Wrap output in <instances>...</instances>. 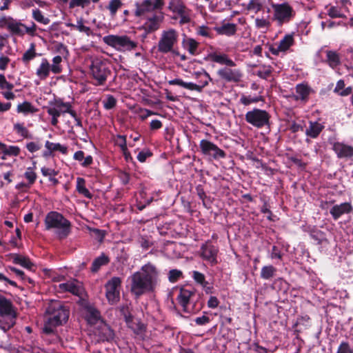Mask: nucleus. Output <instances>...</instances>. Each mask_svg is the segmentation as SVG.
Returning a JSON list of instances; mask_svg holds the SVG:
<instances>
[{"label":"nucleus","mask_w":353,"mask_h":353,"mask_svg":"<svg viewBox=\"0 0 353 353\" xmlns=\"http://www.w3.org/2000/svg\"><path fill=\"white\" fill-rule=\"evenodd\" d=\"M269 119V114L263 110L256 108L245 114L246 121L256 128H261L267 125Z\"/></svg>","instance_id":"9d476101"},{"label":"nucleus","mask_w":353,"mask_h":353,"mask_svg":"<svg viewBox=\"0 0 353 353\" xmlns=\"http://www.w3.org/2000/svg\"><path fill=\"white\" fill-rule=\"evenodd\" d=\"M14 130L20 136L28 138L29 137V131L21 123H15L14 125Z\"/></svg>","instance_id":"603ef678"},{"label":"nucleus","mask_w":353,"mask_h":353,"mask_svg":"<svg viewBox=\"0 0 353 353\" xmlns=\"http://www.w3.org/2000/svg\"><path fill=\"white\" fill-rule=\"evenodd\" d=\"M90 6V0H70L69 1V8L73 9L79 7L85 9Z\"/></svg>","instance_id":"a18cd8bd"},{"label":"nucleus","mask_w":353,"mask_h":353,"mask_svg":"<svg viewBox=\"0 0 353 353\" xmlns=\"http://www.w3.org/2000/svg\"><path fill=\"white\" fill-rule=\"evenodd\" d=\"M217 253L218 249L208 242L203 244L201 248V257L211 265H214L217 263Z\"/></svg>","instance_id":"dca6fc26"},{"label":"nucleus","mask_w":353,"mask_h":353,"mask_svg":"<svg viewBox=\"0 0 353 353\" xmlns=\"http://www.w3.org/2000/svg\"><path fill=\"white\" fill-rule=\"evenodd\" d=\"M17 111L19 113H23L27 114L29 113H34L37 111V109L34 108L30 103L24 101L22 103H19L17 105Z\"/></svg>","instance_id":"4c0bfd02"},{"label":"nucleus","mask_w":353,"mask_h":353,"mask_svg":"<svg viewBox=\"0 0 353 353\" xmlns=\"http://www.w3.org/2000/svg\"><path fill=\"white\" fill-rule=\"evenodd\" d=\"M163 19V16L162 14H155L148 18L144 24L145 29L150 32L157 30Z\"/></svg>","instance_id":"c85d7f7f"},{"label":"nucleus","mask_w":353,"mask_h":353,"mask_svg":"<svg viewBox=\"0 0 353 353\" xmlns=\"http://www.w3.org/2000/svg\"><path fill=\"white\" fill-rule=\"evenodd\" d=\"M0 27L7 28L12 33L18 35H23V31L25 30V25L6 17L0 19Z\"/></svg>","instance_id":"4468645a"},{"label":"nucleus","mask_w":353,"mask_h":353,"mask_svg":"<svg viewBox=\"0 0 353 353\" xmlns=\"http://www.w3.org/2000/svg\"><path fill=\"white\" fill-rule=\"evenodd\" d=\"M10 257L12 259L13 263L19 264L25 268L31 270L33 267V263L30 261L28 258L26 256L13 254L10 256Z\"/></svg>","instance_id":"2f4dec72"},{"label":"nucleus","mask_w":353,"mask_h":353,"mask_svg":"<svg viewBox=\"0 0 353 353\" xmlns=\"http://www.w3.org/2000/svg\"><path fill=\"white\" fill-rule=\"evenodd\" d=\"M0 152H1V159L6 160L9 157H17L21 152V149L17 145H8L0 142Z\"/></svg>","instance_id":"412c9836"},{"label":"nucleus","mask_w":353,"mask_h":353,"mask_svg":"<svg viewBox=\"0 0 353 353\" xmlns=\"http://www.w3.org/2000/svg\"><path fill=\"white\" fill-rule=\"evenodd\" d=\"M41 173L43 176L49 177L55 176L57 174L54 170L48 168H42Z\"/></svg>","instance_id":"774afa93"},{"label":"nucleus","mask_w":353,"mask_h":353,"mask_svg":"<svg viewBox=\"0 0 353 353\" xmlns=\"http://www.w3.org/2000/svg\"><path fill=\"white\" fill-rule=\"evenodd\" d=\"M17 311L11 301L0 295V328L4 332L15 324Z\"/></svg>","instance_id":"20e7f679"},{"label":"nucleus","mask_w":353,"mask_h":353,"mask_svg":"<svg viewBox=\"0 0 353 353\" xmlns=\"http://www.w3.org/2000/svg\"><path fill=\"white\" fill-rule=\"evenodd\" d=\"M326 55L327 61L331 68H334L340 64V57L336 52L327 50L326 51Z\"/></svg>","instance_id":"f704fd0d"},{"label":"nucleus","mask_w":353,"mask_h":353,"mask_svg":"<svg viewBox=\"0 0 353 353\" xmlns=\"http://www.w3.org/2000/svg\"><path fill=\"white\" fill-rule=\"evenodd\" d=\"M32 185L29 184V183L26 182H20L17 183L15 186V188L21 192H26L30 188Z\"/></svg>","instance_id":"338daca9"},{"label":"nucleus","mask_w":353,"mask_h":353,"mask_svg":"<svg viewBox=\"0 0 353 353\" xmlns=\"http://www.w3.org/2000/svg\"><path fill=\"white\" fill-rule=\"evenodd\" d=\"M130 290L136 296L153 291L159 281V271L152 263L143 265L140 271L130 277Z\"/></svg>","instance_id":"f257e3e1"},{"label":"nucleus","mask_w":353,"mask_h":353,"mask_svg":"<svg viewBox=\"0 0 353 353\" xmlns=\"http://www.w3.org/2000/svg\"><path fill=\"white\" fill-rule=\"evenodd\" d=\"M271 25L270 15L255 19V26L257 28H268Z\"/></svg>","instance_id":"a19ab883"},{"label":"nucleus","mask_w":353,"mask_h":353,"mask_svg":"<svg viewBox=\"0 0 353 353\" xmlns=\"http://www.w3.org/2000/svg\"><path fill=\"white\" fill-rule=\"evenodd\" d=\"M121 279L113 277L105 284V296L110 304H114L119 301Z\"/></svg>","instance_id":"9b49d317"},{"label":"nucleus","mask_w":353,"mask_h":353,"mask_svg":"<svg viewBox=\"0 0 353 353\" xmlns=\"http://www.w3.org/2000/svg\"><path fill=\"white\" fill-rule=\"evenodd\" d=\"M84 316L88 323L93 327V329L100 325L101 322H104L101 318L99 312L92 306L85 307Z\"/></svg>","instance_id":"aec40b11"},{"label":"nucleus","mask_w":353,"mask_h":353,"mask_svg":"<svg viewBox=\"0 0 353 353\" xmlns=\"http://www.w3.org/2000/svg\"><path fill=\"white\" fill-rule=\"evenodd\" d=\"M214 30L219 34L230 37L236 33V26L234 23H224L221 26H216Z\"/></svg>","instance_id":"bb28decb"},{"label":"nucleus","mask_w":353,"mask_h":353,"mask_svg":"<svg viewBox=\"0 0 353 353\" xmlns=\"http://www.w3.org/2000/svg\"><path fill=\"white\" fill-rule=\"evenodd\" d=\"M270 74L271 70L269 67H264L257 72L258 76L263 79L268 78L270 76Z\"/></svg>","instance_id":"69168bd1"},{"label":"nucleus","mask_w":353,"mask_h":353,"mask_svg":"<svg viewBox=\"0 0 353 353\" xmlns=\"http://www.w3.org/2000/svg\"><path fill=\"white\" fill-rule=\"evenodd\" d=\"M121 6L122 3L121 0H110L108 6V9L109 10L111 15L114 16Z\"/></svg>","instance_id":"8fccbe9b"},{"label":"nucleus","mask_w":353,"mask_h":353,"mask_svg":"<svg viewBox=\"0 0 353 353\" xmlns=\"http://www.w3.org/2000/svg\"><path fill=\"white\" fill-rule=\"evenodd\" d=\"M62 62V57L61 56H56L52 59V64L50 65L52 72L54 74H59L62 71L61 63Z\"/></svg>","instance_id":"49530a36"},{"label":"nucleus","mask_w":353,"mask_h":353,"mask_svg":"<svg viewBox=\"0 0 353 353\" xmlns=\"http://www.w3.org/2000/svg\"><path fill=\"white\" fill-rule=\"evenodd\" d=\"M115 143L123 151L125 158L127 159L129 155V152L127 148L125 137L124 136L118 135L115 139Z\"/></svg>","instance_id":"37998d69"},{"label":"nucleus","mask_w":353,"mask_h":353,"mask_svg":"<svg viewBox=\"0 0 353 353\" xmlns=\"http://www.w3.org/2000/svg\"><path fill=\"white\" fill-rule=\"evenodd\" d=\"M208 85V80H203L201 81V85H196L195 83L189 82H185L183 88L190 90L201 91L205 86Z\"/></svg>","instance_id":"de8ad7c7"},{"label":"nucleus","mask_w":353,"mask_h":353,"mask_svg":"<svg viewBox=\"0 0 353 353\" xmlns=\"http://www.w3.org/2000/svg\"><path fill=\"white\" fill-rule=\"evenodd\" d=\"M59 288L62 292H68L76 296H81L84 292L83 284L76 279L60 283Z\"/></svg>","instance_id":"2eb2a0df"},{"label":"nucleus","mask_w":353,"mask_h":353,"mask_svg":"<svg viewBox=\"0 0 353 353\" xmlns=\"http://www.w3.org/2000/svg\"><path fill=\"white\" fill-rule=\"evenodd\" d=\"M45 147L47 151L44 152L45 156L50 155L53 151H60L63 154L67 152V148L60 143H55L47 141L45 143Z\"/></svg>","instance_id":"473e14b6"},{"label":"nucleus","mask_w":353,"mask_h":353,"mask_svg":"<svg viewBox=\"0 0 353 353\" xmlns=\"http://www.w3.org/2000/svg\"><path fill=\"white\" fill-rule=\"evenodd\" d=\"M51 66L46 59H42L40 64L36 70V75L40 80H45L50 74Z\"/></svg>","instance_id":"5701e85b"},{"label":"nucleus","mask_w":353,"mask_h":353,"mask_svg":"<svg viewBox=\"0 0 353 353\" xmlns=\"http://www.w3.org/2000/svg\"><path fill=\"white\" fill-rule=\"evenodd\" d=\"M296 100L307 101L309 95L312 92V89L307 83H300L296 86Z\"/></svg>","instance_id":"a878e982"},{"label":"nucleus","mask_w":353,"mask_h":353,"mask_svg":"<svg viewBox=\"0 0 353 353\" xmlns=\"http://www.w3.org/2000/svg\"><path fill=\"white\" fill-rule=\"evenodd\" d=\"M68 26H70V27H72L73 28H75L77 30H79V32H85L88 35L90 34V28L89 27H88V26H85L83 24V22L82 19H80V20L77 21V24H72L71 23V24H68Z\"/></svg>","instance_id":"864d4df0"},{"label":"nucleus","mask_w":353,"mask_h":353,"mask_svg":"<svg viewBox=\"0 0 353 353\" xmlns=\"http://www.w3.org/2000/svg\"><path fill=\"white\" fill-rule=\"evenodd\" d=\"M197 33L203 37H212V32L210 29L206 26H199L197 29Z\"/></svg>","instance_id":"680f3d73"},{"label":"nucleus","mask_w":353,"mask_h":353,"mask_svg":"<svg viewBox=\"0 0 353 353\" xmlns=\"http://www.w3.org/2000/svg\"><path fill=\"white\" fill-rule=\"evenodd\" d=\"M32 17L37 22L43 25H47L50 23V19L44 17L41 10L39 9H34L32 10Z\"/></svg>","instance_id":"c03bdc74"},{"label":"nucleus","mask_w":353,"mask_h":353,"mask_svg":"<svg viewBox=\"0 0 353 353\" xmlns=\"http://www.w3.org/2000/svg\"><path fill=\"white\" fill-rule=\"evenodd\" d=\"M90 74L95 80L97 85H103L110 74L107 65L100 59H94L90 66Z\"/></svg>","instance_id":"6e6552de"},{"label":"nucleus","mask_w":353,"mask_h":353,"mask_svg":"<svg viewBox=\"0 0 353 353\" xmlns=\"http://www.w3.org/2000/svg\"><path fill=\"white\" fill-rule=\"evenodd\" d=\"M182 44L183 48L191 54L194 55L196 54L199 43L194 39L192 38H187L183 39Z\"/></svg>","instance_id":"c9c22d12"},{"label":"nucleus","mask_w":353,"mask_h":353,"mask_svg":"<svg viewBox=\"0 0 353 353\" xmlns=\"http://www.w3.org/2000/svg\"><path fill=\"white\" fill-rule=\"evenodd\" d=\"M352 208L350 203H343L340 205H336L330 210V214L334 219H339L341 215L349 213Z\"/></svg>","instance_id":"b1692460"},{"label":"nucleus","mask_w":353,"mask_h":353,"mask_svg":"<svg viewBox=\"0 0 353 353\" xmlns=\"http://www.w3.org/2000/svg\"><path fill=\"white\" fill-rule=\"evenodd\" d=\"M333 149L340 158L353 155V148L342 143H335L333 145Z\"/></svg>","instance_id":"393cba45"},{"label":"nucleus","mask_w":353,"mask_h":353,"mask_svg":"<svg viewBox=\"0 0 353 353\" xmlns=\"http://www.w3.org/2000/svg\"><path fill=\"white\" fill-rule=\"evenodd\" d=\"M327 14L332 18H341L343 17V14L341 12V11L334 6L330 8Z\"/></svg>","instance_id":"052dcab7"},{"label":"nucleus","mask_w":353,"mask_h":353,"mask_svg":"<svg viewBox=\"0 0 353 353\" xmlns=\"http://www.w3.org/2000/svg\"><path fill=\"white\" fill-rule=\"evenodd\" d=\"M117 103L116 99L112 95H108L105 99L103 101V107L106 110H110L113 108Z\"/></svg>","instance_id":"6e6d98bb"},{"label":"nucleus","mask_w":353,"mask_h":353,"mask_svg":"<svg viewBox=\"0 0 353 353\" xmlns=\"http://www.w3.org/2000/svg\"><path fill=\"white\" fill-rule=\"evenodd\" d=\"M45 225L46 230H53L60 239L66 237L70 233V222L56 212H51L47 214Z\"/></svg>","instance_id":"7ed1b4c3"},{"label":"nucleus","mask_w":353,"mask_h":353,"mask_svg":"<svg viewBox=\"0 0 353 353\" xmlns=\"http://www.w3.org/2000/svg\"><path fill=\"white\" fill-rule=\"evenodd\" d=\"M273 19L279 24L287 23L294 17V12L292 6L288 3L273 4Z\"/></svg>","instance_id":"1a4fd4ad"},{"label":"nucleus","mask_w":353,"mask_h":353,"mask_svg":"<svg viewBox=\"0 0 353 353\" xmlns=\"http://www.w3.org/2000/svg\"><path fill=\"white\" fill-rule=\"evenodd\" d=\"M125 321L130 328H131L135 333L139 334L145 329L144 325L140 322L134 323L132 319L131 316H126L125 314Z\"/></svg>","instance_id":"58836bf2"},{"label":"nucleus","mask_w":353,"mask_h":353,"mask_svg":"<svg viewBox=\"0 0 353 353\" xmlns=\"http://www.w3.org/2000/svg\"><path fill=\"white\" fill-rule=\"evenodd\" d=\"M13 85L8 82L6 77L3 74H0V88L2 90H11L13 88Z\"/></svg>","instance_id":"13d9d810"},{"label":"nucleus","mask_w":353,"mask_h":353,"mask_svg":"<svg viewBox=\"0 0 353 353\" xmlns=\"http://www.w3.org/2000/svg\"><path fill=\"white\" fill-rule=\"evenodd\" d=\"M265 0H250L245 6V10L252 14H256L263 10Z\"/></svg>","instance_id":"cd10ccee"},{"label":"nucleus","mask_w":353,"mask_h":353,"mask_svg":"<svg viewBox=\"0 0 353 353\" xmlns=\"http://www.w3.org/2000/svg\"><path fill=\"white\" fill-rule=\"evenodd\" d=\"M323 125L318 122H310L309 128L305 131V134L311 138H316L322 131Z\"/></svg>","instance_id":"7c9ffc66"},{"label":"nucleus","mask_w":353,"mask_h":353,"mask_svg":"<svg viewBox=\"0 0 353 353\" xmlns=\"http://www.w3.org/2000/svg\"><path fill=\"white\" fill-rule=\"evenodd\" d=\"M168 8L173 14L174 19H179L181 24L190 21L191 10L187 8L183 0H170Z\"/></svg>","instance_id":"0eeeda50"},{"label":"nucleus","mask_w":353,"mask_h":353,"mask_svg":"<svg viewBox=\"0 0 353 353\" xmlns=\"http://www.w3.org/2000/svg\"><path fill=\"white\" fill-rule=\"evenodd\" d=\"M208 59L212 61L218 63L221 65H226L230 67L235 65V63L225 54L210 52L208 54Z\"/></svg>","instance_id":"4be33fe9"},{"label":"nucleus","mask_w":353,"mask_h":353,"mask_svg":"<svg viewBox=\"0 0 353 353\" xmlns=\"http://www.w3.org/2000/svg\"><path fill=\"white\" fill-rule=\"evenodd\" d=\"M69 316V311L60 301H50L46 311V321L43 330L46 334H51L55 328L65 323Z\"/></svg>","instance_id":"f03ea898"},{"label":"nucleus","mask_w":353,"mask_h":353,"mask_svg":"<svg viewBox=\"0 0 353 353\" xmlns=\"http://www.w3.org/2000/svg\"><path fill=\"white\" fill-rule=\"evenodd\" d=\"M192 277L194 280L205 287L207 285V282L205 281V275L198 271H193L192 272Z\"/></svg>","instance_id":"4d7b16f0"},{"label":"nucleus","mask_w":353,"mask_h":353,"mask_svg":"<svg viewBox=\"0 0 353 353\" xmlns=\"http://www.w3.org/2000/svg\"><path fill=\"white\" fill-rule=\"evenodd\" d=\"M192 294L190 290L184 289H181L180 290V292L177 296V300L184 308V310H185V307L189 303L190 298L191 297Z\"/></svg>","instance_id":"e433bc0d"},{"label":"nucleus","mask_w":353,"mask_h":353,"mask_svg":"<svg viewBox=\"0 0 353 353\" xmlns=\"http://www.w3.org/2000/svg\"><path fill=\"white\" fill-rule=\"evenodd\" d=\"M24 176L27 182L33 185L37 179V174L32 168H28L24 173Z\"/></svg>","instance_id":"3c124183"},{"label":"nucleus","mask_w":353,"mask_h":353,"mask_svg":"<svg viewBox=\"0 0 353 353\" xmlns=\"http://www.w3.org/2000/svg\"><path fill=\"white\" fill-rule=\"evenodd\" d=\"M178 39L179 34L174 29L170 28L163 30L158 41V50L164 54L171 52L174 55H179V52L174 50Z\"/></svg>","instance_id":"39448f33"},{"label":"nucleus","mask_w":353,"mask_h":353,"mask_svg":"<svg viewBox=\"0 0 353 353\" xmlns=\"http://www.w3.org/2000/svg\"><path fill=\"white\" fill-rule=\"evenodd\" d=\"M95 335L98 336L100 341H111L114 337V333L110 327L105 322H101L100 325L93 329Z\"/></svg>","instance_id":"f3484780"},{"label":"nucleus","mask_w":353,"mask_h":353,"mask_svg":"<svg viewBox=\"0 0 353 353\" xmlns=\"http://www.w3.org/2000/svg\"><path fill=\"white\" fill-rule=\"evenodd\" d=\"M217 74L219 76L230 82H239L242 78V73L239 70L230 69V68H222L218 70Z\"/></svg>","instance_id":"6ab92c4d"},{"label":"nucleus","mask_w":353,"mask_h":353,"mask_svg":"<svg viewBox=\"0 0 353 353\" xmlns=\"http://www.w3.org/2000/svg\"><path fill=\"white\" fill-rule=\"evenodd\" d=\"M108 257L105 255H101L97 258L92 263V270L93 272L97 271L101 265L108 263Z\"/></svg>","instance_id":"09e8293b"},{"label":"nucleus","mask_w":353,"mask_h":353,"mask_svg":"<svg viewBox=\"0 0 353 353\" xmlns=\"http://www.w3.org/2000/svg\"><path fill=\"white\" fill-rule=\"evenodd\" d=\"M103 42L121 52L130 51L137 47V43L126 35L110 34L103 38Z\"/></svg>","instance_id":"423d86ee"},{"label":"nucleus","mask_w":353,"mask_h":353,"mask_svg":"<svg viewBox=\"0 0 353 353\" xmlns=\"http://www.w3.org/2000/svg\"><path fill=\"white\" fill-rule=\"evenodd\" d=\"M35 56V46L34 43H31L30 48L28 50H26L23 54V60L24 61H29L30 60L34 59Z\"/></svg>","instance_id":"5fc2aeb1"},{"label":"nucleus","mask_w":353,"mask_h":353,"mask_svg":"<svg viewBox=\"0 0 353 353\" xmlns=\"http://www.w3.org/2000/svg\"><path fill=\"white\" fill-rule=\"evenodd\" d=\"M181 276V272L177 270H172L169 272V281L171 282L176 281Z\"/></svg>","instance_id":"e2e57ef3"},{"label":"nucleus","mask_w":353,"mask_h":353,"mask_svg":"<svg viewBox=\"0 0 353 353\" xmlns=\"http://www.w3.org/2000/svg\"><path fill=\"white\" fill-rule=\"evenodd\" d=\"M136 6L135 14L137 16H141L155 10L150 0H143L141 3H137Z\"/></svg>","instance_id":"c756f323"},{"label":"nucleus","mask_w":353,"mask_h":353,"mask_svg":"<svg viewBox=\"0 0 353 353\" xmlns=\"http://www.w3.org/2000/svg\"><path fill=\"white\" fill-rule=\"evenodd\" d=\"M276 272V268L272 265L264 266L261 269V276L264 279L272 278Z\"/></svg>","instance_id":"79ce46f5"},{"label":"nucleus","mask_w":353,"mask_h":353,"mask_svg":"<svg viewBox=\"0 0 353 353\" xmlns=\"http://www.w3.org/2000/svg\"><path fill=\"white\" fill-rule=\"evenodd\" d=\"M336 353H353V350L347 342H342L339 346Z\"/></svg>","instance_id":"bf43d9fd"},{"label":"nucleus","mask_w":353,"mask_h":353,"mask_svg":"<svg viewBox=\"0 0 353 353\" xmlns=\"http://www.w3.org/2000/svg\"><path fill=\"white\" fill-rule=\"evenodd\" d=\"M345 87V83L343 80H339L336 85L334 88V92L339 94L341 96H347L351 94L352 92V88L347 87V88L344 89Z\"/></svg>","instance_id":"ea45409f"},{"label":"nucleus","mask_w":353,"mask_h":353,"mask_svg":"<svg viewBox=\"0 0 353 353\" xmlns=\"http://www.w3.org/2000/svg\"><path fill=\"white\" fill-rule=\"evenodd\" d=\"M292 35L287 34L279 43H276L270 48V52L274 55H279L280 52H286L293 44Z\"/></svg>","instance_id":"a211bd4d"},{"label":"nucleus","mask_w":353,"mask_h":353,"mask_svg":"<svg viewBox=\"0 0 353 353\" xmlns=\"http://www.w3.org/2000/svg\"><path fill=\"white\" fill-rule=\"evenodd\" d=\"M240 101L245 105H248L252 103H255L259 101L258 98H254L250 96H242L240 99Z\"/></svg>","instance_id":"0e129e2a"},{"label":"nucleus","mask_w":353,"mask_h":353,"mask_svg":"<svg viewBox=\"0 0 353 353\" xmlns=\"http://www.w3.org/2000/svg\"><path fill=\"white\" fill-rule=\"evenodd\" d=\"M77 191L82 194L83 196L88 199H92V194L90 192L88 189L85 187V181L84 179L78 177L77 179V185H76Z\"/></svg>","instance_id":"72a5a7b5"},{"label":"nucleus","mask_w":353,"mask_h":353,"mask_svg":"<svg viewBox=\"0 0 353 353\" xmlns=\"http://www.w3.org/2000/svg\"><path fill=\"white\" fill-rule=\"evenodd\" d=\"M200 148L203 154L211 156L214 159L224 158L225 153L217 145L210 141L203 139L200 141Z\"/></svg>","instance_id":"ddd939ff"},{"label":"nucleus","mask_w":353,"mask_h":353,"mask_svg":"<svg viewBox=\"0 0 353 353\" xmlns=\"http://www.w3.org/2000/svg\"><path fill=\"white\" fill-rule=\"evenodd\" d=\"M68 110L69 103H64L61 100L50 101L47 107V112L52 117V125L56 126L58 123V117Z\"/></svg>","instance_id":"f8f14e48"}]
</instances>
